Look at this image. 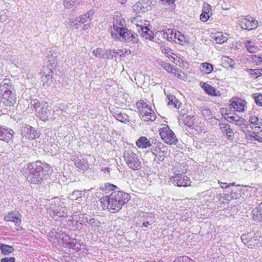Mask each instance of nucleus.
Returning a JSON list of instances; mask_svg holds the SVG:
<instances>
[{
    "instance_id": "10",
    "label": "nucleus",
    "mask_w": 262,
    "mask_h": 262,
    "mask_svg": "<svg viewBox=\"0 0 262 262\" xmlns=\"http://www.w3.org/2000/svg\"><path fill=\"white\" fill-rule=\"evenodd\" d=\"M197 120L194 116L187 115L184 118H179V122L180 125L185 126L186 130L189 132V130L192 129Z\"/></svg>"
},
{
    "instance_id": "46",
    "label": "nucleus",
    "mask_w": 262,
    "mask_h": 262,
    "mask_svg": "<svg viewBox=\"0 0 262 262\" xmlns=\"http://www.w3.org/2000/svg\"><path fill=\"white\" fill-rule=\"evenodd\" d=\"M253 96L256 104L258 106H262V94H254Z\"/></svg>"
},
{
    "instance_id": "56",
    "label": "nucleus",
    "mask_w": 262,
    "mask_h": 262,
    "mask_svg": "<svg viewBox=\"0 0 262 262\" xmlns=\"http://www.w3.org/2000/svg\"><path fill=\"white\" fill-rule=\"evenodd\" d=\"M251 74L255 75L257 77L262 76V69H251Z\"/></svg>"
},
{
    "instance_id": "33",
    "label": "nucleus",
    "mask_w": 262,
    "mask_h": 262,
    "mask_svg": "<svg viewBox=\"0 0 262 262\" xmlns=\"http://www.w3.org/2000/svg\"><path fill=\"white\" fill-rule=\"evenodd\" d=\"M200 70L205 74H209L213 71V65L208 62H204L201 64Z\"/></svg>"
},
{
    "instance_id": "55",
    "label": "nucleus",
    "mask_w": 262,
    "mask_h": 262,
    "mask_svg": "<svg viewBox=\"0 0 262 262\" xmlns=\"http://www.w3.org/2000/svg\"><path fill=\"white\" fill-rule=\"evenodd\" d=\"M138 40V35L136 33L132 32V34H130V41L133 43H137Z\"/></svg>"
},
{
    "instance_id": "47",
    "label": "nucleus",
    "mask_w": 262,
    "mask_h": 262,
    "mask_svg": "<svg viewBox=\"0 0 262 262\" xmlns=\"http://www.w3.org/2000/svg\"><path fill=\"white\" fill-rule=\"evenodd\" d=\"M160 49L163 54L166 55L167 57L170 56L171 53V49L168 47L165 46H161Z\"/></svg>"
},
{
    "instance_id": "34",
    "label": "nucleus",
    "mask_w": 262,
    "mask_h": 262,
    "mask_svg": "<svg viewBox=\"0 0 262 262\" xmlns=\"http://www.w3.org/2000/svg\"><path fill=\"white\" fill-rule=\"evenodd\" d=\"M49 114V111L47 109L46 103H45L40 108L39 113H37L36 114L38 117L46 118L48 117Z\"/></svg>"
},
{
    "instance_id": "3",
    "label": "nucleus",
    "mask_w": 262,
    "mask_h": 262,
    "mask_svg": "<svg viewBox=\"0 0 262 262\" xmlns=\"http://www.w3.org/2000/svg\"><path fill=\"white\" fill-rule=\"evenodd\" d=\"M123 157L127 166L134 170H138L142 167V161L139 156L132 150L124 151Z\"/></svg>"
},
{
    "instance_id": "22",
    "label": "nucleus",
    "mask_w": 262,
    "mask_h": 262,
    "mask_svg": "<svg viewBox=\"0 0 262 262\" xmlns=\"http://www.w3.org/2000/svg\"><path fill=\"white\" fill-rule=\"evenodd\" d=\"M94 14V11L93 9L90 10L86 14L82 15L77 18L76 20L77 22L81 24H84L87 22L89 23L92 20Z\"/></svg>"
},
{
    "instance_id": "24",
    "label": "nucleus",
    "mask_w": 262,
    "mask_h": 262,
    "mask_svg": "<svg viewBox=\"0 0 262 262\" xmlns=\"http://www.w3.org/2000/svg\"><path fill=\"white\" fill-rule=\"evenodd\" d=\"M75 164L77 168L84 171L89 168L88 161L83 158H77V159H75Z\"/></svg>"
},
{
    "instance_id": "50",
    "label": "nucleus",
    "mask_w": 262,
    "mask_h": 262,
    "mask_svg": "<svg viewBox=\"0 0 262 262\" xmlns=\"http://www.w3.org/2000/svg\"><path fill=\"white\" fill-rule=\"evenodd\" d=\"M64 6L67 8L72 7L75 3L76 0H62Z\"/></svg>"
},
{
    "instance_id": "25",
    "label": "nucleus",
    "mask_w": 262,
    "mask_h": 262,
    "mask_svg": "<svg viewBox=\"0 0 262 262\" xmlns=\"http://www.w3.org/2000/svg\"><path fill=\"white\" fill-rule=\"evenodd\" d=\"M254 220L256 222H262V202L259 206L252 210Z\"/></svg>"
},
{
    "instance_id": "35",
    "label": "nucleus",
    "mask_w": 262,
    "mask_h": 262,
    "mask_svg": "<svg viewBox=\"0 0 262 262\" xmlns=\"http://www.w3.org/2000/svg\"><path fill=\"white\" fill-rule=\"evenodd\" d=\"M200 110L205 120H207L212 118V114L210 109L206 107H201Z\"/></svg>"
},
{
    "instance_id": "60",
    "label": "nucleus",
    "mask_w": 262,
    "mask_h": 262,
    "mask_svg": "<svg viewBox=\"0 0 262 262\" xmlns=\"http://www.w3.org/2000/svg\"><path fill=\"white\" fill-rule=\"evenodd\" d=\"M15 258L13 257H5L1 259V262H15Z\"/></svg>"
},
{
    "instance_id": "20",
    "label": "nucleus",
    "mask_w": 262,
    "mask_h": 262,
    "mask_svg": "<svg viewBox=\"0 0 262 262\" xmlns=\"http://www.w3.org/2000/svg\"><path fill=\"white\" fill-rule=\"evenodd\" d=\"M201 88L205 91V92L209 95L217 96H220V92L216 90L213 86L210 84L203 82L201 83Z\"/></svg>"
},
{
    "instance_id": "36",
    "label": "nucleus",
    "mask_w": 262,
    "mask_h": 262,
    "mask_svg": "<svg viewBox=\"0 0 262 262\" xmlns=\"http://www.w3.org/2000/svg\"><path fill=\"white\" fill-rule=\"evenodd\" d=\"M45 103H40V102L37 99L31 100V105L33 106L34 110L36 114L39 113L40 111V108Z\"/></svg>"
},
{
    "instance_id": "19",
    "label": "nucleus",
    "mask_w": 262,
    "mask_h": 262,
    "mask_svg": "<svg viewBox=\"0 0 262 262\" xmlns=\"http://www.w3.org/2000/svg\"><path fill=\"white\" fill-rule=\"evenodd\" d=\"M168 106L171 108H179L181 103L173 95H168L166 98Z\"/></svg>"
},
{
    "instance_id": "41",
    "label": "nucleus",
    "mask_w": 262,
    "mask_h": 262,
    "mask_svg": "<svg viewBox=\"0 0 262 262\" xmlns=\"http://www.w3.org/2000/svg\"><path fill=\"white\" fill-rule=\"evenodd\" d=\"M146 216H147L148 218H149L150 220H149V221L143 220V226L144 227H147L150 225H152L154 222V216L153 215L146 213Z\"/></svg>"
},
{
    "instance_id": "53",
    "label": "nucleus",
    "mask_w": 262,
    "mask_h": 262,
    "mask_svg": "<svg viewBox=\"0 0 262 262\" xmlns=\"http://www.w3.org/2000/svg\"><path fill=\"white\" fill-rule=\"evenodd\" d=\"M253 61L256 64L258 65L262 63V55H254L252 58Z\"/></svg>"
},
{
    "instance_id": "7",
    "label": "nucleus",
    "mask_w": 262,
    "mask_h": 262,
    "mask_svg": "<svg viewBox=\"0 0 262 262\" xmlns=\"http://www.w3.org/2000/svg\"><path fill=\"white\" fill-rule=\"evenodd\" d=\"M20 132L23 142L25 141V139L33 140L36 139L39 137L40 134L37 129L29 125H25L23 126Z\"/></svg>"
},
{
    "instance_id": "5",
    "label": "nucleus",
    "mask_w": 262,
    "mask_h": 262,
    "mask_svg": "<svg viewBox=\"0 0 262 262\" xmlns=\"http://www.w3.org/2000/svg\"><path fill=\"white\" fill-rule=\"evenodd\" d=\"M160 135L162 140L168 144H176L178 141L176 136L168 126L160 129Z\"/></svg>"
},
{
    "instance_id": "39",
    "label": "nucleus",
    "mask_w": 262,
    "mask_h": 262,
    "mask_svg": "<svg viewBox=\"0 0 262 262\" xmlns=\"http://www.w3.org/2000/svg\"><path fill=\"white\" fill-rule=\"evenodd\" d=\"M174 32L171 29H168L166 31L163 32V36L168 41H171L174 37Z\"/></svg>"
},
{
    "instance_id": "49",
    "label": "nucleus",
    "mask_w": 262,
    "mask_h": 262,
    "mask_svg": "<svg viewBox=\"0 0 262 262\" xmlns=\"http://www.w3.org/2000/svg\"><path fill=\"white\" fill-rule=\"evenodd\" d=\"M246 47L249 52L253 53L255 52V47L251 40H248L246 42Z\"/></svg>"
},
{
    "instance_id": "52",
    "label": "nucleus",
    "mask_w": 262,
    "mask_h": 262,
    "mask_svg": "<svg viewBox=\"0 0 262 262\" xmlns=\"http://www.w3.org/2000/svg\"><path fill=\"white\" fill-rule=\"evenodd\" d=\"M211 10V6L208 4V3H205L203 4L202 11L204 12V13H210V11Z\"/></svg>"
},
{
    "instance_id": "40",
    "label": "nucleus",
    "mask_w": 262,
    "mask_h": 262,
    "mask_svg": "<svg viewBox=\"0 0 262 262\" xmlns=\"http://www.w3.org/2000/svg\"><path fill=\"white\" fill-rule=\"evenodd\" d=\"M258 243V239L255 237L250 238L249 239V241H247V246L249 248H252L253 247L257 245Z\"/></svg>"
},
{
    "instance_id": "31",
    "label": "nucleus",
    "mask_w": 262,
    "mask_h": 262,
    "mask_svg": "<svg viewBox=\"0 0 262 262\" xmlns=\"http://www.w3.org/2000/svg\"><path fill=\"white\" fill-rule=\"evenodd\" d=\"M114 116L117 120L121 122L126 123V122H128V116L124 113L116 112Z\"/></svg>"
},
{
    "instance_id": "18",
    "label": "nucleus",
    "mask_w": 262,
    "mask_h": 262,
    "mask_svg": "<svg viewBox=\"0 0 262 262\" xmlns=\"http://www.w3.org/2000/svg\"><path fill=\"white\" fill-rule=\"evenodd\" d=\"M140 115L144 121H153L156 119V114L150 107H148L144 113H140Z\"/></svg>"
},
{
    "instance_id": "16",
    "label": "nucleus",
    "mask_w": 262,
    "mask_h": 262,
    "mask_svg": "<svg viewBox=\"0 0 262 262\" xmlns=\"http://www.w3.org/2000/svg\"><path fill=\"white\" fill-rule=\"evenodd\" d=\"M4 219L7 222H12L14 223L15 225L17 226H19L21 224L20 214L16 211L10 212L6 215Z\"/></svg>"
},
{
    "instance_id": "26",
    "label": "nucleus",
    "mask_w": 262,
    "mask_h": 262,
    "mask_svg": "<svg viewBox=\"0 0 262 262\" xmlns=\"http://www.w3.org/2000/svg\"><path fill=\"white\" fill-rule=\"evenodd\" d=\"M136 145L139 148H146L151 146L149 140L145 137H141L136 141Z\"/></svg>"
},
{
    "instance_id": "17",
    "label": "nucleus",
    "mask_w": 262,
    "mask_h": 262,
    "mask_svg": "<svg viewBox=\"0 0 262 262\" xmlns=\"http://www.w3.org/2000/svg\"><path fill=\"white\" fill-rule=\"evenodd\" d=\"M219 125L222 133L226 135L228 139L233 140L234 137V134L230 125L223 123H220Z\"/></svg>"
},
{
    "instance_id": "43",
    "label": "nucleus",
    "mask_w": 262,
    "mask_h": 262,
    "mask_svg": "<svg viewBox=\"0 0 262 262\" xmlns=\"http://www.w3.org/2000/svg\"><path fill=\"white\" fill-rule=\"evenodd\" d=\"M90 216L85 215L83 214L80 215L79 217V220L77 221V223H79L81 225H83L84 223H88L89 220L90 219Z\"/></svg>"
},
{
    "instance_id": "2",
    "label": "nucleus",
    "mask_w": 262,
    "mask_h": 262,
    "mask_svg": "<svg viewBox=\"0 0 262 262\" xmlns=\"http://www.w3.org/2000/svg\"><path fill=\"white\" fill-rule=\"evenodd\" d=\"M29 171L27 176L28 182L38 184L42 179H48L53 172V169L48 164H42L40 161L30 163L27 165Z\"/></svg>"
},
{
    "instance_id": "32",
    "label": "nucleus",
    "mask_w": 262,
    "mask_h": 262,
    "mask_svg": "<svg viewBox=\"0 0 262 262\" xmlns=\"http://www.w3.org/2000/svg\"><path fill=\"white\" fill-rule=\"evenodd\" d=\"M0 250L4 255H8L13 252L14 250L12 246L0 243Z\"/></svg>"
},
{
    "instance_id": "27",
    "label": "nucleus",
    "mask_w": 262,
    "mask_h": 262,
    "mask_svg": "<svg viewBox=\"0 0 262 262\" xmlns=\"http://www.w3.org/2000/svg\"><path fill=\"white\" fill-rule=\"evenodd\" d=\"M59 238L62 239L64 243L69 245L75 246L76 244V240L73 238L69 235L64 232H62L60 235Z\"/></svg>"
},
{
    "instance_id": "57",
    "label": "nucleus",
    "mask_w": 262,
    "mask_h": 262,
    "mask_svg": "<svg viewBox=\"0 0 262 262\" xmlns=\"http://www.w3.org/2000/svg\"><path fill=\"white\" fill-rule=\"evenodd\" d=\"M99 222L96 220L94 218H90V219L89 220V222H88V224H89L90 225L94 227H98Z\"/></svg>"
},
{
    "instance_id": "11",
    "label": "nucleus",
    "mask_w": 262,
    "mask_h": 262,
    "mask_svg": "<svg viewBox=\"0 0 262 262\" xmlns=\"http://www.w3.org/2000/svg\"><path fill=\"white\" fill-rule=\"evenodd\" d=\"M12 92H15L13 80L8 78L4 79L0 84L1 94Z\"/></svg>"
},
{
    "instance_id": "21",
    "label": "nucleus",
    "mask_w": 262,
    "mask_h": 262,
    "mask_svg": "<svg viewBox=\"0 0 262 262\" xmlns=\"http://www.w3.org/2000/svg\"><path fill=\"white\" fill-rule=\"evenodd\" d=\"M84 196V194L82 191L76 190L69 194L68 199L72 201H76L77 203L80 204L82 201V197Z\"/></svg>"
},
{
    "instance_id": "30",
    "label": "nucleus",
    "mask_w": 262,
    "mask_h": 262,
    "mask_svg": "<svg viewBox=\"0 0 262 262\" xmlns=\"http://www.w3.org/2000/svg\"><path fill=\"white\" fill-rule=\"evenodd\" d=\"M192 129H194L198 133H202L207 132V127L204 123H202L199 120H196V123L192 128Z\"/></svg>"
},
{
    "instance_id": "62",
    "label": "nucleus",
    "mask_w": 262,
    "mask_h": 262,
    "mask_svg": "<svg viewBox=\"0 0 262 262\" xmlns=\"http://www.w3.org/2000/svg\"><path fill=\"white\" fill-rule=\"evenodd\" d=\"M225 60L231 67L234 66V64H235L234 61L232 59L228 57H225Z\"/></svg>"
},
{
    "instance_id": "61",
    "label": "nucleus",
    "mask_w": 262,
    "mask_h": 262,
    "mask_svg": "<svg viewBox=\"0 0 262 262\" xmlns=\"http://www.w3.org/2000/svg\"><path fill=\"white\" fill-rule=\"evenodd\" d=\"M250 238L249 234L248 233L247 234H243L241 236V239L243 241V242L247 245V241H249V239Z\"/></svg>"
},
{
    "instance_id": "12",
    "label": "nucleus",
    "mask_w": 262,
    "mask_h": 262,
    "mask_svg": "<svg viewBox=\"0 0 262 262\" xmlns=\"http://www.w3.org/2000/svg\"><path fill=\"white\" fill-rule=\"evenodd\" d=\"M258 21L251 16H247L241 21V27L243 29L252 30L257 28Z\"/></svg>"
},
{
    "instance_id": "51",
    "label": "nucleus",
    "mask_w": 262,
    "mask_h": 262,
    "mask_svg": "<svg viewBox=\"0 0 262 262\" xmlns=\"http://www.w3.org/2000/svg\"><path fill=\"white\" fill-rule=\"evenodd\" d=\"M212 15V13H204V12L202 11L201 14L200 15V19L202 21L206 22L209 18V17Z\"/></svg>"
},
{
    "instance_id": "38",
    "label": "nucleus",
    "mask_w": 262,
    "mask_h": 262,
    "mask_svg": "<svg viewBox=\"0 0 262 262\" xmlns=\"http://www.w3.org/2000/svg\"><path fill=\"white\" fill-rule=\"evenodd\" d=\"M173 38L177 39L179 43L182 44L186 42L187 39L185 36L179 31H175Z\"/></svg>"
},
{
    "instance_id": "13",
    "label": "nucleus",
    "mask_w": 262,
    "mask_h": 262,
    "mask_svg": "<svg viewBox=\"0 0 262 262\" xmlns=\"http://www.w3.org/2000/svg\"><path fill=\"white\" fill-rule=\"evenodd\" d=\"M2 95V102L7 106H13L16 103V97L15 92L5 93Z\"/></svg>"
},
{
    "instance_id": "23",
    "label": "nucleus",
    "mask_w": 262,
    "mask_h": 262,
    "mask_svg": "<svg viewBox=\"0 0 262 262\" xmlns=\"http://www.w3.org/2000/svg\"><path fill=\"white\" fill-rule=\"evenodd\" d=\"M245 101H233L229 104V108H233L234 111L244 112L245 111Z\"/></svg>"
},
{
    "instance_id": "37",
    "label": "nucleus",
    "mask_w": 262,
    "mask_h": 262,
    "mask_svg": "<svg viewBox=\"0 0 262 262\" xmlns=\"http://www.w3.org/2000/svg\"><path fill=\"white\" fill-rule=\"evenodd\" d=\"M136 106L140 113H144L145 110L149 107L146 103L142 100L136 103Z\"/></svg>"
},
{
    "instance_id": "28",
    "label": "nucleus",
    "mask_w": 262,
    "mask_h": 262,
    "mask_svg": "<svg viewBox=\"0 0 262 262\" xmlns=\"http://www.w3.org/2000/svg\"><path fill=\"white\" fill-rule=\"evenodd\" d=\"M212 39L215 43L221 44L227 40V37L222 32H217L212 36Z\"/></svg>"
},
{
    "instance_id": "4",
    "label": "nucleus",
    "mask_w": 262,
    "mask_h": 262,
    "mask_svg": "<svg viewBox=\"0 0 262 262\" xmlns=\"http://www.w3.org/2000/svg\"><path fill=\"white\" fill-rule=\"evenodd\" d=\"M58 198H54L53 200H51V203L50 207L48 208L50 215L56 221H62L68 217L67 210L64 208H59L53 203L58 202Z\"/></svg>"
},
{
    "instance_id": "6",
    "label": "nucleus",
    "mask_w": 262,
    "mask_h": 262,
    "mask_svg": "<svg viewBox=\"0 0 262 262\" xmlns=\"http://www.w3.org/2000/svg\"><path fill=\"white\" fill-rule=\"evenodd\" d=\"M170 181L178 187H187L191 184L189 178L185 175V172L174 174L170 178Z\"/></svg>"
},
{
    "instance_id": "44",
    "label": "nucleus",
    "mask_w": 262,
    "mask_h": 262,
    "mask_svg": "<svg viewBox=\"0 0 262 262\" xmlns=\"http://www.w3.org/2000/svg\"><path fill=\"white\" fill-rule=\"evenodd\" d=\"M249 122L251 124L255 126L262 125V123L259 121L258 118L255 116H251L249 118Z\"/></svg>"
},
{
    "instance_id": "9",
    "label": "nucleus",
    "mask_w": 262,
    "mask_h": 262,
    "mask_svg": "<svg viewBox=\"0 0 262 262\" xmlns=\"http://www.w3.org/2000/svg\"><path fill=\"white\" fill-rule=\"evenodd\" d=\"M151 8V3L149 0H140L133 6L134 11L139 13L147 12Z\"/></svg>"
},
{
    "instance_id": "48",
    "label": "nucleus",
    "mask_w": 262,
    "mask_h": 262,
    "mask_svg": "<svg viewBox=\"0 0 262 262\" xmlns=\"http://www.w3.org/2000/svg\"><path fill=\"white\" fill-rule=\"evenodd\" d=\"M161 66L167 72L170 73L173 72V70L174 68H173V67H172L169 63L166 62H162L161 63Z\"/></svg>"
},
{
    "instance_id": "45",
    "label": "nucleus",
    "mask_w": 262,
    "mask_h": 262,
    "mask_svg": "<svg viewBox=\"0 0 262 262\" xmlns=\"http://www.w3.org/2000/svg\"><path fill=\"white\" fill-rule=\"evenodd\" d=\"M103 53H104V50L101 48H97L93 51V55L95 57L99 58L106 57L105 56H103Z\"/></svg>"
},
{
    "instance_id": "29",
    "label": "nucleus",
    "mask_w": 262,
    "mask_h": 262,
    "mask_svg": "<svg viewBox=\"0 0 262 262\" xmlns=\"http://www.w3.org/2000/svg\"><path fill=\"white\" fill-rule=\"evenodd\" d=\"M140 27L141 31V34L142 35V36L146 39L151 40L153 38L152 32L150 30L149 28L146 26L144 27L140 26Z\"/></svg>"
},
{
    "instance_id": "63",
    "label": "nucleus",
    "mask_w": 262,
    "mask_h": 262,
    "mask_svg": "<svg viewBox=\"0 0 262 262\" xmlns=\"http://www.w3.org/2000/svg\"><path fill=\"white\" fill-rule=\"evenodd\" d=\"M187 111L185 110L182 109L181 111L179 112V118H184L185 115L187 114Z\"/></svg>"
},
{
    "instance_id": "1",
    "label": "nucleus",
    "mask_w": 262,
    "mask_h": 262,
    "mask_svg": "<svg viewBox=\"0 0 262 262\" xmlns=\"http://www.w3.org/2000/svg\"><path fill=\"white\" fill-rule=\"evenodd\" d=\"M130 199V196L128 193L121 191H115L109 195L103 196L100 199V202L103 209H108L111 213H114L118 212Z\"/></svg>"
},
{
    "instance_id": "14",
    "label": "nucleus",
    "mask_w": 262,
    "mask_h": 262,
    "mask_svg": "<svg viewBox=\"0 0 262 262\" xmlns=\"http://www.w3.org/2000/svg\"><path fill=\"white\" fill-rule=\"evenodd\" d=\"M14 134L13 129L0 125V140L8 142L12 139Z\"/></svg>"
},
{
    "instance_id": "64",
    "label": "nucleus",
    "mask_w": 262,
    "mask_h": 262,
    "mask_svg": "<svg viewBox=\"0 0 262 262\" xmlns=\"http://www.w3.org/2000/svg\"><path fill=\"white\" fill-rule=\"evenodd\" d=\"M106 188L109 190H114L117 187L113 184H108L107 186H106Z\"/></svg>"
},
{
    "instance_id": "8",
    "label": "nucleus",
    "mask_w": 262,
    "mask_h": 262,
    "mask_svg": "<svg viewBox=\"0 0 262 262\" xmlns=\"http://www.w3.org/2000/svg\"><path fill=\"white\" fill-rule=\"evenodd\" d=\"M118 21V20H116V23L115 21H113V27L115 31L119 34L122 39H124L126 41L130 42V34L133 32L127 29L122 28L123 25L121 21L120 20L119 23Z\"/></svg>"
},
{
    "instance_id": "58",
    "label": "nucleus",
    "mask_w": 262,
    "mask_h": 262,
    "mask_svg": "<svg viewBox=\"0 0 262 262\" xmlns=\"http://www.w3.org/2000/svg\"><path fill=\"white\" fill-rule=\"evenodd\" d=\"M119 53L115 50H109V54L110 58H113L114 57H116L118 55Z\"/></svg>"
},
{
    "instance_id": "15",
    "label": "nucleus",
    "mask_w": 262,
    "mask_h": 262,
    "mask_svg": "<svg viewBox=\"0 0 262 262\" xmlns=\"http://www.w3.org/2000/svg\"><path fill=\"white\" fill-rule=\"evenodd\" d=\"M227 119H229L228 120V122L238 126L243 132H245L244 129L247 128L246 121L245 119H241V117L238 115L236 116H228Z\"/></svg>"
},
{
    "instance_id": "59",
    "label": "nucleus",
    "mask_w": 262,
    "mask_h": 262,
    "mask_svg": "<svg viewBox=\"0 0 262 262\" xmlns=\"http://www.w3.org/2000/svg\"><path fill=\"white\" fill-rule=\"evenodd\" d=\"M253 135H252V137L253 138L254 140L262 143V137L257 135L255 132H253Z\"/></svg>"
},
{
    "instance_id": "54",
    "label": "nucleus",
    "mask_w": 262,
    "mask_h": 262,
    "mask_svg": "<svg viewBox=\"0 0 262 262\" xmlns=\"http://www.w3.org/2000/svg\"><path fill=\"white\" fill-rule=\"evenodd\" d=\"M181 73L184 74L183 72H182V70L180 69H174L173 70V72L172 73L174 74V76L179 79H182L183 77L181 75Z\"/></svg>"
},
{
    "instance_id": "42",
    "label": "nucleus",
    "mask_w": 262,
    "mask_h": 262,
    "mask_svg": "<svg viewBox=\"0 0 262 262\" xmlns=\"http://www.w3.org/2000/svg\"><path fill=\"white\" fill-rule=\"evenodd\" d=\"M173 262H194V261L187 256H183L177 257Z\"/></svg>"
}]
</instances>
